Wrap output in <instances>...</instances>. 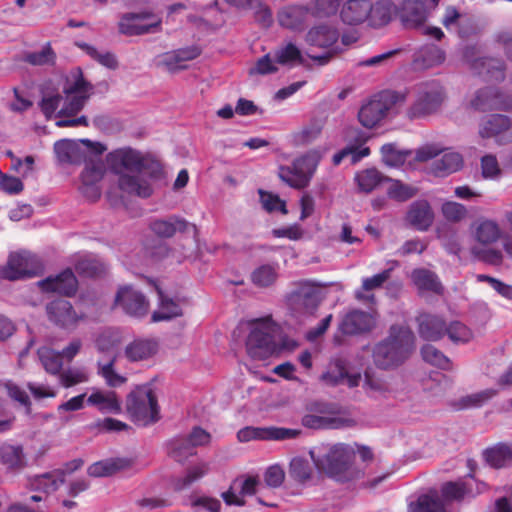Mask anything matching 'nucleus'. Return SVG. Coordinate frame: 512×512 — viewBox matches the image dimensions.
<instances>
[{"mask_svg": "<svg viewBox=\"0 0 512 512\" xmlns=\"http://www.w3.org/2000/svg\"><path fill=\"white\" fill-rule=\"evenodd\" d=\"M96 158L92 161H87V165L82 172L81 179L83 183L82 192L92 200L100 197V189L96 184L103 178L104 169L100 162H95Z\"/></svg>", "mask_w": 512, "mask_h": 512, "instance_id": "c85d7f7f", "label": "nucleus"}, {"mask_svg": "<svg viewBox=\"0 0 512 512\" xmlns=\"http://www.w3.org/2000/svg\"><path fill=\"white\" fill-rule=\"evenodd\" d=\"M446 332L444 321L434 315L424 314L419 317V333L426 340L436 341Z\"/></svg>", "mask_w": 512, "mask_h": 512, "instance_id": "f704fd0d", "label": "nucleus"}, {"mask_svg": "<svg viewBox=\"0 0 512 512\" xmlns=\"http://www.w3.org/2000/svg\"><path fill=\"white\" fill-rule=\"evenodd\" d=\"M415 349V336L404 325L390 327L388 336L372 351L375 365L381 369L395 368L404 363Z\"/></svg>", "mask_w": 512, "mask_h": 512, "instance_id": "7ed1b4c3", "label": "nucleus"}, {"mask_svg": "<svg viewBox=\"0 0 512 512\" xmlns=\"http://www.w3.org/2000/svg\"><path fill=\"white\" fill-rule=\"evenodd\" d=\"M322 126L319 123H310L293 134L296 145H307L315 141L321 134Z\"/></svg>", "mask_w": 512, "mask_h": 512, "instance_id": "338daca9", "label": "nucleus"}, {"mask_svg": "<svg viewBox=\"0 0 512 512\" xmlns=\"http://www.w3.org/2000/svg\"><path fill=\"white\" fill-rule=\"evenodd\" d=\"M496 394L497 390L491 388L475 392L459 399L455 407L459 410L480 407Z\"/></svg>", "mask_w": 512, "mask_h": 512, "instance_id": "864d4df0", "label": "nucleus"}, {"mask_svg": "<svg viewBox=\"0 0 512 512\" xmlns=\"http://www.w3.org/2000/svg\"><path fill=\"white\" fill-rule=\"evenodd\" d=\"M363 387L373 397L384 395L389 390L388 384L370 371L365 372Z\"/></svg>", "mask_w": 512, "mask_h": 512, "instance_id": "69168bd1", "label": "nucleus"}, {"mask_svg": "<svg viewBox=\"0 0 512 512\" xmlns=\"http://www.w3.org/2000/svg\"><path fill=\"white\" fill-rule=\"evenodd\" d=\"M129 465L125 459H106L93 463L88 467V474L92 477H108Z\"/></svg>", "mask_w": 512, "mask_h": 512, "instance_id": "79ce46f5", "label": "nucleus"}, {"mask_svg": "<svg viewBox=\"0 0 512 512\" xmlns=\"http://www.w3.org/2000/svg\"><path fill=\"white\" fill-rule=\"evenodd\" d=\"M156 64L158 67H161L171 73H175L187 68V65L183 63L180 55L176 50L160 55L157 58Z\"/></svg>", "mask_w": 512, "mask_h": 512, "instance_id": "e2e57ef3", "label": "nucleus"}, {"mask_svg": "<svg viewBox=\"0 0 512 512\" xmlns=\"http://www.w3.org/2000/svg\"><path fill=\"white\" fill-rule=\"evenodd\" d=\"M158 351V343L154 339H135L125 348V356L131 362L144 361Z\"/></svg>", "mask_w": 512, "mask_h": 512, "instance_id": "2f4dec72", "label": "nucleus"}, {"mask_svg": "<svg viewBox=\"0 0 512 512\" xmlns=\"http://www.w3.org/2000/svg\"><path fill=\"white\" fill-rule=\"evenodd\" d=\"M77 46L102 66L111 70L118 68V60L113 53L109 51H99L96 47L84 42L77 43Z\"/></svg>", "mask_w": 512, "mask_h": 512, "instance_id": "3c124183", "label": "nucleus"}, {"mask_svg": "<svg viewBox=\"0 0 512 512\" xmlns=\"http://www.w3.org/2000/svg\"><path fill=\"white\" fill-rule=\"evenodd\" d=\"M308 9L303 6L291 5L283 7L277 15L281 27L291 31H302L305 28Z\"/></svg>", "mask_w": 512, "mask_h": 512, "instance_id": "c756f323", "label": "nucleus"}, {"mask_svg": "<svg viewBox=\"0 0 512 512\" xmlns=\"http://www.w3.org/2000/svg\"><path fill=\"white\" fill-rule=\"evenodd\" d=\"M510 120L504 115H491L480 126L479 134L482 138L496 137L510 127Z\"/></svg>", "mask_w": 512, "mask_h": 512, "instance_id": "a18cd8bd", "label": "nucleus"}, {"mask_svg": "<svg viewBox=\"0 0 512 512\" xmlns=\"http://www.w3.org/2000/svg\"><path fill=\"white\" fill-rule=\"evenodd\" d=\"M405 100L406 95L402 92L383 91L361 107L359 121L364 127L373 128L384 117L398 112Z\"/></svg>", "mask_w": 512, "mask_h": 512, "instance_id": "423d86ee", "label": "nucleus"}, {"mask_svg": "<svg viewBox=\"0 0 512 512\" xmlns=\"http://www.w3.org/2000/svg\"><path fill=\"white\" fill-rule=\"evenodd\" d=\"M387 178L376 168H367L358 171L354 176L358 190L364 193H370L375 190Z\"/></svg>", "mask_w": 512, "mask_h": 512, "instance_id": "ea45409f", "label": "nucleus"}, {"mask_svg": "<svg viewBox=\"0 0 512 512\" xmlns=\"http://www.w3.org/2000/svg\"><path fill=\"white\" fill-rule=\"evenodd\" d=\"M321 158L322 152L319 149L309 150L296 158L292 163V167L281 166L278 175L290 187L302 189L308 186Z\"/></svg>", "mask_w": 512, "mask_h": 512, "instance_id": "6e6552de", "label": "nucleus"}, {"mask_svg": "<svg viewBox=\"0 0 512 512\" xmlns=\"http://www.w3.org/2000/svg\"><path fill=\"white\" fill-rule=\"evenodd\" d=\"M167 450L169 456L177 462H184L195 454L194 448L185 436H177L171 439L167 444Z\"/></svg>", "mask_w": 512, "mask_h": 512, "instance_id": "8fccbe9b", "label": "nucleus"}, {"mask_svg": "<svg viewBox=\"0 0 512 512\" xmlns=\"http://www.w3.org/2000/svg\"><path fill=\"white\" fill-rule=\"evenodd\" d=\"M409 508L411 512H446L437 494L422 495L416 503H411Z\"/></svg>", "mask_w": 512, "mask_h": 512, "instance_id": "6e6d98bb", "label": "nucleus"}, {"mask_svg": "<svg viewBox=\"0 0 512 512\" xmlns=\"http://www.w3.org/2000/svg\"><path fill=\"white\" fill-rule=\"evenodd\" d=\"M391 269H386L381 273L375 274L372 277H367L362 280L360 290H357L355 296L358 300L373 301V295H365L364 292H369L374 289L382 287V285L390 278Z\"/></svg>", "mask_w": 512, "mask_h": 512, "instance_id": "09e8293b", "label": "nucleus"}, {"mask_svg": "<svg viewBox=\"0 0 512 512\" xmlns=\"http://www.w3.org/2000/svg\"><path fill=\"white\" fill-rule=\"evenodd\" d=\"M485 489L484 483H478L473 478L456 482H447L442 486V496L446 501H461L475 497Z\"/></svg>", "mask_w": 512, "mask_h": 512, "instance_id": "4be33fe9", "label": "nucleus"}, {"mask_svg": "<svg viewBox=\"0 0 512 512\" xmlns=\"http://www.w3.org/2000/svg\"><path fill=\"white\" fill-rule=\"evenodd\" d=\"M321 379L329 385L347 384L349 387H356L360 384L362 378L359 373L349 374L344 363L337 360L329 365Z\"/></svg>", "mask_w": 512, "mask_h": 512, "instance_id": "7c9ffc66", "label": "nucleus"}, {"mask_svg": "<svg viewBox=\"0 0 512 512\" xmlns=\"http://www.w3.org/2000/svg\"><path fill=\"white\" fill-rule=\"evenodd\" d=\"M127 412L138 425H148L158 420L157 399L151 388L139 387L128 396Z\"/></svg>", "mask_w": 512, "mask_h": 512, "instance_id": "9d476101", "label": "nucleus"}, {"mask_svg": "<svg viewBox=\"0 0 512 512\" xmlns=\"http://www.w3.org/2000/svg\"><path fill=\"white\" fill-rule=\"evenodd\" d=\"M37 284L42 291L57 292L66 296L73 295L77 289V279L70 269L54 277L41 280Z\"/></svg>", "mask_w": 512, "mask_h": 512, "instance_id": "b1692460", "label": "nucleus"}, {"mask_svg": "<svg viewBox=\"0 0 512 512\" xmlns=\"http://www.w3.org/2000/svg\"><path fill=\"white\" fill-rule=\"evenodd\" d=\"M471 235L475 241V245L472 247V254L475 257L491 265L502 263L501 250L492 247L502 236V230L496 221L479 219L472 224Z\"/></svg>", "mask_w": 512, "mask_h": 512, "instance_id": "39448f33", "label": "nucleus"}, {"mask_svg": "<svg viewBox=\"0 0 512 512\" xmlns=\"http://www.w3.org/2000/svg\"><path fill=\"white\" fill-rule=\"evenodd\" d=\"M46 309L50 321L63 328L74 327L79 319L71 303L64 299L50 302Z\"/></svg>", "mask_w": 512, "mask_h": 512, "instance_id": "393cba45", "label": "nucleus"}, {"mask_svg": "<svg viewBox=\"0 0 512 512\" xmlns=\"http://www.w3.org/2000/svg\"><path fill=\"white\" fill-rule=\"evenodd\" d=\"M87 403L95 406L102 413L117 414L121 411L120 402L112 391L92 389V393L87 398Z\"/></svg>", "mask_w": 512, "mask_h": 512, "instance_id": "473e14b6", "label": "nucleus"}, {"mask_svg": "<svg viewBox=\"0 0 512 512\" xmlns=\"http://www.w3.org/2000/svg\"><path fill=\"white\" fill-rule=\"evenodd\" d=\"M310 456L319 470L337 481H348L354 477V450L346 444H320L310 450Z\"/></svg>", "mask_w": 512, "mask_h": 512, "instance_id": "20e7f679", "label": "nucleus"}, {"mask_svg": "<svg viewBox=\"0 0 512 512\" xmlns=\"http://www.w3.org/2000/svg\"><path fill=\"white\" fill-rule=\"evenodd\" d=\"M208 471V464L201 463L188 469L185 476L177 478L173 482V488L176 491H182L188 488L192 483L202 478Z\"/></svg>", "mask_w": 512, "mask_h": 512, "instance_id": "bf43d9fd", "label": "nucleus"}, {"mask_svg": "<svg viewBox=\"0 0 512 512\" xmlns=\"http://www.w3.org/2000/svg\"><path fill=\"white\" fill-rule=\"evenodd\" d=\"M162 20L150 10L124 14L118 24L119 32L127 36L156 33L161 30Z\"/></svg>", "mask_w": 512, "mask_h": 512, "instance_id": "4468645a", "label": "nucleus"}, {"mask_svg": "<svg viewBox=\"0 0 512 512\" xmlns=\"http://www.w3.org/2000/svg\"><path fill=\"white\" fill-rule=\"evenodd\" d=\"M417 62L425 68L441 64L445 60L444 52L436 45H427L420 49Z\"/></svg>", "mask_w": 512, "mask_h": 512, "instance_id": "4d7b16f0", "label": "nucleus"}, {"mask_svg": "<svg viewBox=\"0 0 512 512\" xmlns=\"http://www.w3.org/2000/svg\"><path fill=\"white\" fill-rule=\"evenodd\" d=\"M389 186L387 188V195L389 198L399 202H404L417 194V189L413 186L404 184L399 180L388 179Z\"/></svg>", "mask_w": 512, "mask_h": 512, "instance_id": "13d9d810", "label": "nucleus"}, {"mask_svg": "<svg viewBox=\"0 0 512 512\" xmlns=\"http://www.w3.org/2000/svg\"><path fill=\"white\" fill-rule=\"evenodd\" d=\"M116 356L108 359H99L97 362L98 374L102 376L106 384L110 387H118L126 382V378L114 369Z\"/></svg>", "mask_w": 512, "mask_h": 512, "instance_id": "de8ad7c7", "label": "nucleus"}, {"mask_svg": "<svg viewBox=\"0 0 512 512\" xmlns=\"http://www.w3.org/2000/svg\"><path fill=\"white\" fill-rule=\"evenodd\" d=\"M289 475L298 482L309 480L312 475L309 462L304 458L294 457L290 461Z\"/></svg>", "mask_w": 512, "mask_h": 512, "instance_id": "0e129e2a", "label": "nucleus"}, {"mask_svg": "<svg viewBox=\"0 0 512 512\" xmlns=\"http://www.w3.org/2000/svg\"><path fill=\"white\" fill-rule=\"evenodd\" d=\"M339 32L334 26L320 25L309 30L307 42L309 45L327 49L322 55H309V58L318 65L327 64L330 59L342 49L338 42Z\"/></svg>", "mask_w": 512, "mask_h": 512, "instance_id": "ddd939ff", "label": "nucleus"}, {"mask_svg": "<svg viewBox=\"0 0 512 512\" xmlns=\"http://www.w3.org/2000/svg\"><path fill=\"white\" fill-rule=\"evenodd\" d=\"M318 303V291L308 282L299 283L287 296V304L294 312L312 313Z\"/></svg>", "mask_w": 512, "mask_h": 512, "instance_id": "aec40b11", "label": "nucleus"}, {"mask_svg": "<svg viewBox=\"0 0 512 512\" xmlns=\"http://www.w3.org/2000/svg\"><path fill=\"white\" fill-rule=\"evenodd\" d=\"M440 0H397L396 16L405 28L424 26Z\"/></svg>", "mask_w": 512, "mask_h": 512, "instance_id": "f8f14e48", "label": "nucleus"}, {"mask_svg": "<svg viewBox=\"0 0 512 512\" xmlns=\"http://www.w3.org/2000/svg\"><path fill=\"white\" fill-rule=\"evenodd\" d=\"M471 106L477 110L509 109L511 105L502 100V96L493 88H485L476 92Z\"/></svg>", "mask_w": 512, "mask_h": 512, "instance_id": "72a5a7b5", "label": "nucleus"}, {"mask_svg": "<svg viewBox=\"0 0 512 512\" xmlns=\"http://www.w3.org/2000/svg\"><path fill=\"white\" fill-rule=\"evenodd\" d=\"M371 9L368 11L367 25L372 28H381L387 25L392 17L396 16V2L393 0H370Z\"/></svg>", "mask_w": 512, "mask_h": 512, "instance_id": "cd10ccee", "label": "nucleus"}, {"mask_svg": "<svg viewBox=\"0 0 512 512\" xmlns=\"http://www.w3.org/2000/svg\"><path fill=\"white\" fill-rule=\"evenodd\" d=\"M444 97V89L437 81L417 85L415 100L409 109V116L418 118L434 113L441 106Z\"/></svg>", "mask_w": 512, "mask_h": 512, "instance_id": "9b49d317", "label": "nucleus"}, {"mask_svg": "<svg viewBox=\"0 0 512 512\" xmlns=\"http://www.w3.org/2000/svg\"><path fill=\"white\" fill-rule=\"evenodd\" d=\"M411 279L419 291H430L437 294L442 292V285L435 273L419 268L413 270Z\"/></svg>", "mask_w": 512, "mask_h": 512, "instance_id": "a19ab883", "label": "nucleus"}, {"mask_svg": "<svg viewBox=\"0 0 512 512\" xmlns=\"http://www.w3.org/2000/svg\"><path fill=\"white\" fill-rule=\"evenodd\" d=\"M476 54L474 47H467L464 52V57L472 70L488 80L500 81L504 79L503 63L500 60L492 58L472 59Z\"/></svg>", "mask_w": 512, "mask_h": 512, "instance_id": "412c9836", "label": "nucleus"}, {"mask_svg": "<svg viewBox=\"0 0 512 512\" xmlns=\"http://www.w3.org/2000/svg\"><path fill=\"white\" fill-rule=\"evenodd\" d=\"M446 333L451 341L456 344H465L473 338L472 331L463 323L455 321L447 328Z\"/></svg>", "mask_w": 512, "mask_h": 512, "instance_id": "774afa93", "label": "nucleus"}, {"mask_svg": "<svg viewBox=\"0 0 512 512\" xmlns=\"http://www.w3.org/2000/svg\"><path fill=\"white\" fill-rule=\"evenodd\" d=\"M114 305L127 315L136 318L144 317L149 310V302L146 297L129 285L119 288Z\"/></svg>", "mask_w": 512, "mask_h": 512, "instance_id": "f3484780", "label": "nucleus"}, {"mask_svg": "<svg viewBox=\"0 0 512 512\" xmlns=\"http://www.w3.org/2000/svg\"><path fill=\"white\" fill-rule=\"evenodd\" d=\"M276 327L270 318L257 319L252 322L247 337L246 348L249 356L256 360H264L277 352L273 335Z\"/></svg>", "mask_w": 512, "mask_h": 512, "instance_id": "1a4fd4ad", "label": "nucleus"}, {"mask_svg": "<svg viewBox=\"0 0 512 512\" xmlns=\"http://www.w3.org/2000/svg\"><path fill=\"white\" fill-rule=\"evenodd\" d=\"M111 171L119 175V188L142 198L151 196V180L162 173L161 164L148 155L130 147L119 148L106 155Z\"/></svg>", "mask_w": 512, "mask_h": 512, "instance_id": "f03ea898", "label": "nucleus"}, {"mask_svg": "<svg viewBox=\"0 0 512 512\" xmlns=\"http://www.w3.org/2000/svg\"><path fill=\"white\" fill-rule=\"evenodd\" d=\"M274 55L276 61H278L279 65L284 66H297V65H305V58L299 49L292 42H286L281 46L277 47L274 51Z\"/></svg>", "mask_w": 512, "mask_h": 512, "instance_id": "e433bc0d", "label": "nucleus"}, {"mask_svg": "<svg viewBox=\"0 0 512 512\" xmlns=\"http://www.w3.org/2000/svg\"><path fill=\"white\" fill-rule=\"evenodd\" d=\"M150 229L155 235L161 238L173 237L177 232L191 234L194 239H196L198 235V229L195 224L176 215L151 221Z\"/></svg>", "mask_w": 512, "mask_h": 512, "instance_id": "a211bd4d", "label": "nucleus"}, {"mask_svg": "<svg viewBox=\"0 0 512 512\" xmlns=\"http://www.w3.org/2000/svg\"><path fill=\"white\" fill-rule=\"evenodd\" d=\"M260 481L256 477L236 479L228 491L222 493V498L227 505L243 506V496L253 495L258 491Z\"/></svg>", "mask_w": 512, "mask_h": 512, "instance_id": "5701e85b", "label": "nucleus"}, {"mask_svg": "<svg viewBox=\"0 0 512 512\" xmlns=\"http://www.w3.org/2000/svg\"><path fill=\"white\" fill-rule=\"evenodd\" d=\"M366 142V137L363 134H360L357 137V141L354 144H349L341 151L337 152L333 156V164L339 165L342 160L348 156H351V163L356 164L364 157H367L370 154V149L368 147L363 146Z\"/></svg>", "mask_w": 512, "mask_h": 512, "instance_id": "4c0bfd02", "label": "nucleus"}, {"mask_svg": "<svg viewBox=\"0 0 512 512\" xmlns=\"http://www.w3.org/2000/svg\"><path fill=\"white\" fill-rule=\"evenodd\" d=\"M64 481L65 472L63 470H54L35 476L30 484L34 490L50 494L58 490Z\"/></svg>", "mask_w": 512, "mask_h": 512, "instance_id": "c9c22d12", "label": "nucleus"}, {"mask_svg": "<svg viewBox=\"0 0 512 512\" xmlns=\"http://www.w3.org/2000/svg\"><path fill=\"white\" fill-rule=\"evenodd\" d=\"M39 360L45 371L51 375H60L63 367V358L60 352L44 346L38 349Z\"/></svg>", "mask_w": 512, "mask_h": 512, "instance_id": "49530a36", "label": "nucleus"}, {"mask_svg": "<svg viewBox=\"0 0 512 512\" xmlns=\"http://www.w3.org/2000/svg\"><path fill=\"white\" fill-rule=\"evenodd\" d=\"M421 354L424 361L441 369L448 370L452 366L449 358H447L441 351L430 344L422 347Z\"/></svg>", "mask_w": 512, "mask_h": 512, "instance_id": "680f3d73", "label": "nucleus"}, {"mask_svg": "<svg viewBox=\"0 0 512 512\" xmlns=\"http://www.w3.org/2000/svg\"><path fill=\"white\" fill-rule=\"evenodd\" d=\"M486 462L494 468H502L512 463V448L508 444H497L484 453Z\"/></svg>", "mask_w": 512, "mask_h": 512, "instance_id": "c03bdc74", "label": "nucleus"}, {"mask_svg": "<svg viewBox=\"0 0 512 512\" xmlns=\"http://www.w3.org/2000/svg\"><path fill=\"white\" fill-rule=\"evenodd\" d=\"M370 9V0H347L340 10V18L350 26L367 23Z\"/></svg>", "mask_w": 512, "mask_h": 512, "instance_id": "a878e982", "label": "nucleus"}, {"mask_svg": "<svg viewBox=\"0 0 512 512\" xmlns=\"http://www.w3.org/2000/svg\"><path fill=\"white\" fill-rule=\"evenodd\" d=\"M462 164V156L459 153L448 151L433 163L432 170L436 176H444L458 171L462 167Z\"/></svg>", "mask_w": 512, "mask_h": 512, "instance_id": "37998d69", "label": "nucleus"}, {"mask_svg": "<svg viewBox=\"0 0 512 512\" xmlns=\"http://www.w3.org/2000/svg\"><path fill=\"white\" fill-rule=\"evenodd\" d=\"M105 150L102 143L88 139H61L54 144V153L61 164L79 165L92 161V158H98Z\"/></svg>", "mask_w": 512, "mask_h": 512, "instance_id": "0eeeda50", "label": "nucleus"}, {"mask_svg": "<svg viewBox=\"0 0 512 512\" xmlns=\"http://www.w3.org/2000/svg\"><path fill=\"white\" fill-rule=\"evenodd\" d=\"M377 315L359 309L348 311L339 324V330L346 335H358L371 331L376 326Z\"/></svg>", "mask_w": 512, "mask_h": 512, "instance_id": "6ab92c4d", "label": "nucleus"}, {"mask_svg": "<svg viewBox=\"0 0 512 512\" xmlns=\"http://www.w3.org/2000/svg\"><path fill=\"white\" fill-rule=\"evenodd\" d=\"M158 295L159 305L152 314V322L167 321L182 315V309L176 301L165 296L159 289Z\"/></svg>", "mask_w": 512, "mask_h": 512, "instance_id": "58836bf2", "label": "nucleus"}, {"mask_svg": "<svg viewBox=\"0 0 512 512\" xmlns=\"http://www.w3.org/2000/svg\"><path fill=\"white\" fill-rule=\"evenodd\" d=\"M59 383L64 388H70L89 381V373L84 367H70L61 371Z\"/></svg>", "mask_w": 512, "mask_h": 512, "instance_id": "5fc2aeb1", "label": "nucleus"}, {"mask_svg": "<svg viewBox=\"0 0 512 512\" xmlns=\"http://www.w3.org/2000/svg\"><path fill=\"white\" fill-rule=\"evenodd\" d=\"M93 92L80 69L72 70L55 88L46 85L42 91L40 108L46 118L59 117L58 127L88 126L85 116L73 118L85 106Z\"/></svg>", "mask_w": 512, "mask_h": 512, "instance_id": "f257e3e1", "label": "nucleus"}, {"mask_svg": "<svg viewBox=\"0 0 512 512\" xmlns=\"http://www.w3.org/2000/svg\"><path fill=\"white\" fill-rule=\"evenodd\" d=\"M39 269L37 258L29 253H11L2 270V276L11 281L31 278L38 274Z\"/></svg>", "mask_w": 512, "mask_h": 512, "instance_id": "dca6fc26", "label": "nucleus"}, {"mask_svg": "<svg viewBox=\"0 0 512 512\" xmlns=\"http://www.w3.org/2000/svg\"><path fill=\"white\" fill-rule=\"evenodd\" d=\"M406 219L417 230L426 231L434 221V213L427 200H417L410 205Z\"/></svg>", "mask_w": 512, "mask_h": 512, "instance_id": "bb28decb", "label": "nucleus"}, {"mask_svg": "<svg viewBox=\"0 0 512 512\" xmlns=\"http://www.w3.org/2000/svg\"><path fill=\"white\" fill-rule=\"evenodd\" d=\"M277 278L278 267L270 264L257 267L251 274L252 283L262 288L273 285Z\"/></svg>", "mask_w": 512, "mask_h": 512, "instance_id": "603ef678", "label": "nucleus"}, {"mask_svg": "<svg viewBox=\"0 0 512 512\" xmlns=\"http://www.w3.org/2000/svg\"><path fill=\"white\" fill-rule=\"evenodd\" d=\"M24 60L34 66L53 65L56 60V54L51 45L46 43L39 51L27 53L24 56Z\"/></svg>", "mask_w": 512, "mask_h": 512, "instance_id": "052dcab7", "label": "nucleus"}, {"mask_svg": "<svg viewBox=\"0 0 512 512\" xmlns=\"http://www.w3.org/2000/svg\"><path fill=\"white\" fill-rule=\"evenodd\" d=\"M310 413L302 417V425L310 429H340L352 424V420L337 416L329 406L312 404Z\"/></svg>", "mask_w": 512, "mask_h": 512, "instance_id": "2eb2a0df", "label": "nucleus"}]
</instances>
